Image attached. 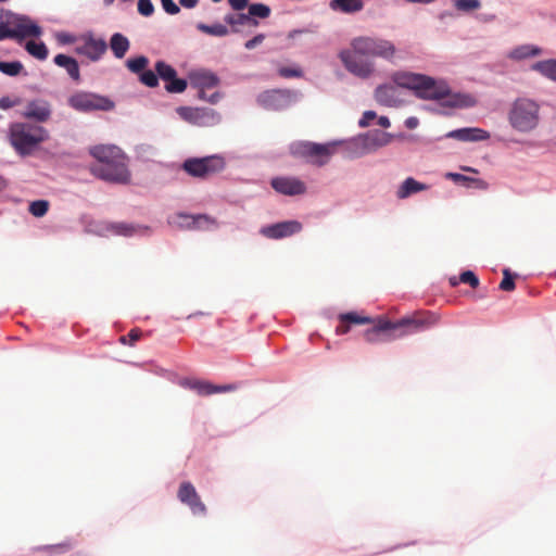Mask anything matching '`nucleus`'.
Returning <instances> with one entry per match:
<instances>
[{
	"label": "nucleus",
	"instance_id": "1",
	"mask_svg": "<svg viewBox=\"0 0 556 556\" xmlns=\"http://www.w3.org/2000/svg\"><path fill=\"white\" fill-rule=\"evenodd\" d=\"M393 83L381 85L375 90L376 101L384 106H399L402 103L399 88L414 90L415 94L425 100H442L443 105L463 108L470 105V98L462 94H451L444 83L433 78L408 72H399L393 75Z\"/></svg>",
	"mask_w": 556,
	"mask_h": 556
},
{
	"label": "nucleus",
	"instance_id": "2",
	"mask_svg": "<svg viewBox=\"0 0 556 556\" xmlns=\"http://www.w3.org/2000/svg\"><path fill=\"white\" fill-rule=\"evenodd\" d=\"M396 52L395 46L387 39L378 37H357L351 41L350 49L339 54L344 67L353 75L368 78L375 70L369 56L390 60Z\"/></svg>",
	"mask_w": 556,
	"mask_h": 556
},
{
	"label": "nucleus",
	"instance_id": "3",
	"mask_svg": "<svg viewBox=\"0 0 556 556\" xmlns=\"http://www.w3.org/2000/svg\"><path fill=\"white\" fill-rule=\"evenodd\" d=\"M437 323L434 315L430 313H415L412 316L391 321L386 317L374 319L372 328L364 332V338L369 343L399 339L412 333L420 332Z\"/></svg>",
	"mask_w": 556,
	"mask_h": 556
},
{
	"label": "nucleus",
	"instance_id": "4",
	"mask_svg": "<svg viewBox=\"0 0 556 556\" xmlns=\"http://www.w3.org/2000/svg\"><path fill=\"white\" fill-rule=\"evenodd\" d=\"M89 153L96 159L90 166L93 176L113 184H128L130 173L127 166V156L114 144H98L90 148Z\"/></svg>",
	"mask_w": 556,
	"mask_h": 556
},
{
	"label": "nucleus",
	"instance_id": "5",
	"mask_svg": "<svg viewBox=\"0 0 556 556\" xmlns=\"http://www.w3.org/2000/svg\"><path fill=\"white\" fill-rule=\"evenodd\" d=\"M10 143L22 156L30 155L42 142L49 139V132L42 126L30 123H14L10 126Z\"/></svg>",
	"mask_w": 556,
	"mask_h": 556
},
{
	"label": "nucleus",
	"instance_id": "6",
	"mask_svg": "<svg viewBox=\"0 0 556 556\" xmlns=\"http://www.w3.org/2000/svg\"><path fill=\"white\" fill-rule=\"evenodd\" d=\"M42 30L30 17L0 9V41L14 39L18 42L28 37H39Z\"/></svg>",
	"mask_w": 556,
	"mask_h": 556
},
{
	"label": "nucleus",
	"instance_id": "7",
	"mask_svg": "<svg viewBox=\"0 0 556 556\" xmlns=\"http://www.w3.org/2000/svg\"><path fill=\"white\" fill-rule=\"evenodd\" d=\"M508 122L518 132L533 131L540 124V105L528 98L516 99L509 109Z\"/></svg>",
	"mask_w": 556,
	"mask_h": 556
},
{
	"label": "nucleus",
	"instance_id": "8",
	"mask_svg": "<svg viewBox=\"0 0 556 556\" xmlns=\"http://www.w3.org/2000/svg\"><path fill=\"white\" fill-rule=\"evenodd\" d=\"M336 143H315L309 141H300L291 146V153L296 157H302L306 162L324 166L327 164L334 152Z\"/></svg>",
	"mask_w": 556,
	"mask_h": 556
},
{
	"label": "nucleus",
	"instance_id": "9",
	"mask_svg": "<svg viewBox=\"0 0 556 556\" xmlns=\"http://www.w3.org/2000/svg\"><path fill=\"white\" fill-rule=\"evenodd\" d=\"M393 139L389 132L374 130L351 140L348 149L352 157H358L388 146Z\"/></svg>",
	"mask_w": 556,
	"mask_h": 556
},
{
	"label": "nucleus",
	"instance_id": "10",
	"mask_svg": "<svg viewBox=\"0 0 556 556\" xmlns=\"http://www.w3.org/2000/svg\"><path fill=\"white\" fill-rule=\"evenodd\" d=\"M67 103L72 109L84 113L111 111L114 108V102L109 98L85 91L73 93L68 98Z\"/></svg>",
	"mask_w": 556,
	"mask_h": 556
},
{
	"label": "nucleus",
	"instance_id": "11",
	"mask_svg": "<svg viewBox=\"0 0 556 556\" xmlns=\"http://www.w3.org/2000/svg\"><path fill=\"white\" fill-rule=\"evenodd\" d=\"M224 159L217 155H211L202 159H188L184 162V170L197 178H206L210 175L219 173L224 169Z\"/></svg>",
	"mask_w": 556,
	"mask_h": 556
},
{
	"label": "nucleus",
	"instance_id": "12",
	"mask_svg": "<svg viewBox=\"0 0 556 556\" xmlns=\"http://www.w3.org/2000/svg\"><path fill=\"white\" fill-rule=\"evenodd\" d=\"M76 53L87 56L91 61H98L108 50L104 39L96 38L92 34H85L78 39Z\"/></svg>",
	"mask_w": 556,
	"mask_h": 556
},
{
	"label": "nucleus",
	"instance_id": "13",
	"mask_svg": "<svg viewBox=\"0 0 556 556\" xmlns=\"http://www.w3.org/2000/svg\"><path fill=\"white\" fill-rule=\"evenodd\" d=\"M177 497L190 508L193 515L204 516L206 514V506L191 482L185 481L180 483Z\"/></svg>",
	"mask_w": 556,
	"mask_h": 556
},
{
	"label": "nucleus",
	"instance_id": "14",
	"mask_svg": "<svg viewBox=\"0 0 556 556\" xmlns=\"http://www.w3.org/2000/svg\"><path fill=\"white\" fill-rule=\"evenodd\" d=\"M180 386L195 391L199 395L207 396L219 392H229L236 390L233 384L215 386L211 382L198 379H184Z\"/></svg>",
	"mask_w": 556,
	"mask_h": 556
},
{
	"label": "nucleus",
	"instance_id": "15",
	"mask_svg": "<svg viewBox=\"0 0 556 556\" xmlns=\"http://www.w3.org/2000/svg\"><path fill=\"white\" fill-rule=\"evenodd\" d=\"M301 223L296 220H287L263 227L261 233L269 239H281L300 232Z\"/></svg>",
	"mask_w": 556,
	"mask_h": 556
},
{
	"label": "nucleus",
	"instance_id": "16",
	"mask_svg": "<svg viewBox=\"0 0 556 556\" xmlns=\"http://www.w3.org/2000/svg\"><path fill=\"white\" fill-rule=\"evenodd\" d=\"M270 186L277 192L285 195L303 194L306 190L305 185L298 178L292 177H276L270 181Z\"/></svg>",
	"mask_w": 556,
	"mask_h": 556
},
{
	"label": "nucleus",
	"instance_id": "17",
	"mask_svg": "<svg viewBox=\"0 0 556 556\" xmlns=\"http://www.w3.org/2000/svg\"><path fill=\"white\" fill-rule=\"evenodd\" d=\"M51 105L46 100H34L27 103L23 113L24 117L34 119L39 123L47 122L51 116Z\"/></svg>",
	"mask_w": 556,
	"mask_h": 556
},
{
	"label": "nucleus",
	"instance_id": "18",
	"mask_svg": "<svg viewBox=\"0 0 556 556\" xmlns=\"http://www.w3.org/2000/svg\"><path fill=\"white\" fill-rule=\"evenodd\" d=\"M446 138H452L459 141H484L490 138V134L481 128L467 127L447 132Z\"/></svg>",
	"mask_w": 556,
	"mask_h": 556
},
{
	"label": "nucleus",
	"instance_id": "19",
	"mask_svg": "<svg viewBox=\"0 0 556 556\" xmlns=\"http://www.w3.org/2000/svg\"><path fill=\"white\" fill-rule=\"evenodd\" d=\"M191 84L199 89H210L219 83L218 77L210 71H197L189 75Z\"/></svg>",
	"mask_w": 556,
	"mask_h": 556
},
{
	"label": "nucleus",
	"instance_id": "20",
	"mask_svg": "<svg viewBox=\"0 0 556 556\" xmlns=\"http://www.w3.org/2000/svg\"><path fill=\"white\" fill-rule=\"evenodd\" d=\"M428 189L426 184L419 182L413 177L406 178L396 190V198L404 200L412 194L425 191Z\"/></svg>",
	"mask_w": 556,
	"mask_h": 556
},
{
	"label": "nucleus",
	"instance_id": "21",
	"mask_svg": "<svg viewBox=\"0 0 556 556\" xmlns=\"http://www.w3.org/2000/svg\"><path fill=\"white\" fill-rule=\"evenodd\" d=\"M54 63L58 66L63 67L73 80H80L79 65L74 58L65 54H58L54 56Z\"/></svg>",
	"mask_w": 556,
	"mask_h": 556
},
{
	"label": "nucleus",
	"instance_id": "22",
	"mask_svg": "<svg viewBox=\"0 0 556 556\" xmlns=\"http://www.w3.org/2000/svg\"><path fill=\"white\" fill-rule=\"evenodd\" d=\"M257 101L265 109L279 110L282 108L285 96L280 91L270 90L261 93Z\"/></svg>",
	"mask_w": 556,
	"mask_h": 556
},
{
	"label": "nucleus",
	"instance_id": "23",
	"mask_svg": "<svg viewBox=\"0 0 556 556\" xmlns=\"http://www.w3.org/2000/svg\"><path fill=\"white\" fill-rule=\"evenodd\" d=\"M179 216L187 220V226L190 228L207 230L217 227L216 220L207 215L180 214Z\"/></svg>",
	"mask_w": 556,
	"mask_h": 556
},
{
	"label": "nucleus",
	"instance_id": "24",
	"mask_svg": "<svg viewBox=\"0 0 556 556\" xmlns=\"http://www.w3.org/2000/svg\"><path fill=\"white\" fill-rule=\"evenodd\" d=\"M130 47L129 40L121 33H115L110 39V48L115 58L122 59Z\"/></svg>",
	"mask_w": 556,
	"mask_h": 556
},
{
	"label": "nucleus",
	"instance_id": "25",
	"mask_svg": "<svg viewBox=\"0 0 556 556\" xmlns=\"http://www.w3.org/2000/svg\"><path fill=\"white\" fill-rule=\"evenodd\" d=\"M364 3L362 0H331L330 8L334 11L343 13H354L363 9Z\"/></svg>",
	"mask_w": 556,
	"mask_h": 556
},
{
	"label": "nucleus",
	"instance_id": "26",
	"mask_svg": "<svg viewBox=\"0 0 556 556\" xmlns=\"http://www.w3.org/2000/svg\"><path fill=\"white\" fill-rule=\"evenodd\" d=\"M225 22L232 26V31H238L236 27L239 25H248L251 27H256L258 25V22L255 18L244 13L228 14L225 16Z\"/></svg>",
	"mask_w": 556,
	"mask_h": 556
},
{
	"label": "nucleus",
	"instance_id": "27",
	"mask_svg": "<svg viewBox=\"0 0 556 556\" xmlns=\"http://www.w3.org/2000/svg\"><path fill=\"white\" fill-rule=\"evenodd\" d=\"M532 68L543 76L556 81V60H544L536 62Z\"/></svg>",
	"mask_w": 556,
	"mask_h": 556
},
{
	"label": "nucleus",
	"instance_id": "28",
	"mask_svg": "<svg viewBox=\"0 0 556 556\" xmlns=\"http://www.w3.org/2000/svg\"><path fill=\"white\" fill-rule=\"evenodd\" d=\"M541 53V50L538 47L525 45L517 47L509 53V58L513 60H523L527 58L535 56Z\"/></svg>",
	"mask_w": 556,
	"mask_h": 556
},
{
	"label": "nucleus",
	"instance_id": "29",
	"mask_svg": "<svg viewBox=\"0 0 556 556\" xmlns=\"http://www.w3.org/2000/svg\"><path fill=\"white\" fill-rule=\"evenodd\" d=\"M26 51L38 60H46L48 56V49L43 42H36L29 40L25 45Z\"/></svg>",
	"mask_w": 556,
	"mask_h": 556
},
{
	"label": "nucleus",
	"instance_id": "30",
	"mask_svg": "<svg viewBox=\"0 0 556 556\" xmlns=\"http://www.w3.org/2000/svg\"><path fill=\"white\" fill-rule=\"evenodd\" d=\"M339 321H346L349 325H367L374 323V318L361 316L356 312L343 313L338 316Z\"/></svg>",
	"mask_w": 556,
	"mask_h": 556
},
{
	"label": "nucleus",
	"instance_id": "31",
	"mask_svg": "<svg viewBox=\"0 0 556 556\" xmlns=\"http://www.w3.org/2000/svg\"><path fill=\"white\" fill-rule=\"evenodd\" d=\"M446 177L452 179L454 182H460V184H465V185H471L472 184L477 188H480V189H486L488 188V184L484 180L477 179V178H471V177H468V176H465V175H462V174H458V173H448L446 175Z\"/></svg>",
	"mask_w": 556,
	"mask_h": 556
},
{
	"label": "nucleus",
	"instance_id": "32",
	"mask_svg": "<svg viewBox=\"0 0 556 556\" xmlns=\"http://www.w3.org/2000/svg\"><path fill=\"white\" fill-rule=\"evenodd\" d=\"M155 71L157 73V77L162 78L166 83L169 79L175 78L177 75L176 70L164 61H157L155 63Z\"/></svg>",
	"mask_w": 556,
	"mask_h": 556
},
{
	"label": "nucleus",
	"instance_id": "33",
	"mask_svg": "<svg viewBox=\"0 0 556 556\" xmlns=\"http://www.w3.org/2000/svg\"><path fill=\"white\" fill-rule=\"evenodd\" d=\"M198 29L201 30L204 34L212 35V36H226L228 34V28L223 24H214V25H206V24H198Z\"/></svg>",
	"mask_w": 556,
	"mask_h": 556
},
{
	"label": "nucleus",
	"instance_id": "34",
	"mask_svg": "<svg viewBox=\"0 0 556 556\" xmlns=\"http://www.w3.org/2000/svg\"><path fill=\"white\" fill-rule=\"evenodd\" d=\"M148 63H149L148 58L144 55H140V56L127 60L126 66L130 72H132L135 74H140L144 71Z\"/></svg>",
	"mask_w": 556,
	"mask_h": 556
},
{
	"label": "nucleus",
	"instance_id": "35",
	"mask_svg": "<svg viewBox=\"0 0 556 556\" xmlns=\"http://www.w3.org/2000/svg\"><path fill=\"white\" fill-rule=\"evenodd\" d=\"M180 113L182 114L184 117L191 119V121H197L198 118L208 116V115H212V116L215 115V112L213 110L207 111L205 109H185V108H182V109H180Z\"/></svg>",
	"mask_w": 556,
	"mask_h": 556
},
{
	"label": "nucleus",
	"instance_id": "36",
	"mask_svg": "<svg viewBox=\"0 0 556 556\" xmlns=\"http://www.w3.org/2000/svg\"><path fill=\"white\" fill-rule=\"evenodd\" d=\"M23 70V64L20 61L4 62L0 61V72L8 76H17Z\"/></svg>",
	"mask_w": 556,
	"mask_h": 556
},
{
	"label": "nucleus",
	"instance_id": "37",
	"mask_svg": "<svg viewBox=\"0 0 556 556\" xmlns=\"http://www.w3.org/2000/svg\"><path fill=\"white\" fill-rule=\"evenodd\" d=\"M270 8L263 3H253L249 7V13L251 17L267 18L270 15Z\"/></svg>",
	"mask_w": 556,
	"mask_h": 556
},
{
	"label": "nucleus",
	"instance_id": "38",
	"mask_svg": "<svg viewBox=\"0 0 556 556\" xmlns=\"http://www.w3.org/2000/svg\"><path fill=\"white\" fill-rule=\"evenodd\" d=\"M49 210V202L47 200H36L29 204V213L35 217H42Z\"/></svg>",
	"mask_w": 556,
	"mask_h": 556
},
{
	"label": "nucleus",
	"instance_id": "39",
	"mask_svg": "<svg viewBox=\"0 0 556 556\" xmlns=\"http://www.w3.org/2000/svg\"><path fill=\"white\" fill-rule=\"evenodd\" d=\"M186 88H187V80H185L182 78H177V75L175 76V78L169 79L165 85L166 91L170 92V93L184 92L186 90Z\"/></svg>",
	"mask_w": 556,
	"mask_h": 556
},
{
	"label": "nucleus",
	"instance_id": "40",
	"mask_svg": "<svg viewBox=\"0 0 556 556\" xmlns=\"http://www.w3.org/2000/svg\"><path fill=\"white\" fill-rule=\"evenodd\" d=\"M455 8L462 12H470L480 9V0H455Z\"/></svg>",
	"mask_w": 556,
	"mask_h": 556
},
{
	"label": "nucleus",
	"instance_id": "41",
	"mask_svg": "<svg viewBox=\"0 0 556 556\" xmlns=\"http://www.w3.org/2000/svg\"><path fill=\"white\" fill-rule=\"evenodd\" d=\"M140 81L148 86V87H156L159 85V77H157V74H155L154 72L152 71H143L142 73H140V77H139Z\"/></svg>",
	"mask_w": 556,
	"mask_h": 556
},
{
	"label": "nucleus",
	"instance_id": "42",
	"mask_svg": "<svg viewBox=\"0 0 556 556\" xmlns=\"http://www.w3.org/2000/svg\"><path fill=\"white\" fill-rule=\"evenodd\" d=\"M503 279L500 283V289L503 290V291H513L515 290V281H514V277L511 276L509 269H504L503 270Z\"/></svg>",
	"mask_w": 556,
	"mask_h": 556
},
{
	"label": "nucleus",
	"instance_id": "43",
	"mask_svg": "<svg viewBox=\"0 0 556 556\" xmlns=\"http://www.w3.org/2000/svg\"><path fill=\"white\" fill-rule=\"evenodd\" d=\"M278 73L283 78H299L303 76V71L295 66V67H286L282 66L278 70Z\"/></svg>",
	"mask_w": 556,
	"mask_h": 556
},
{
	"label": "nucleus",
	"instance_id": "44",
	"mask_svg": "<svg viewBox=\"0 0 556 556\" xmlns=\"http://www.w3.org/2000/svg\"><path fill=\"white\" fill-rule=\"evenodd\" d=\"M459 281L469 285L471 288L479 286V279L471 270L463 271L459 276Z\"/></svg>",
	"mask_w": 556,
	"mask_h": 556
},
{
	"label": "nucleus",
	"instance_id": "45",
	"mask_svg": "<svg viewBox=\"0 0 556 556\" xmlns=\"http://www.w3.org/2000/svg\"><path fill=\"white\" fill-rule=\"evenodd\" d=\"M138 12L143 16H150L154 12V5L151 0H138Z\"/></svg>",
	"mask_w": 556,
	"mask_h": 556
},
{
	"label": "nucleus",
	"instance_id": "46",
	"mask_svg": "<svg viewBox=\"0 0 556 556\" xmlns=\"http://www.w3.org/2000/svg\"><path fill=\"white\" fill-rule=\"evenodd\" d=\"M112 228L115 230L116 233L123 236H130L134 232V228L131 226L123 223L115 224Z\"/></svg>",
	"mask_w": 556,
	"mask_h": 556
},
{
	"label": "nucleus",
	"instance_id": "47",
	"mask_svg": "<svg viewBox=\"0 0 556 556\" xmlns=\"http://www.w3.org/2000/svg\"><path fill=\"white\" fill-rule=\"evenodd\" d=\"M162 7L168 14H177L179 13V7L174 2V0H162Z\"/></svg>",
	"mask_w": 556,
	"mask_h": 556
},
{
	"label": "nucleus",
	"instance_id": "48",
	"mask_svg": "<svg viewBox=\"0 0 556 556\" xmlns=\"http://www.w3.org/2000/svg\"><path fill=\"white\" fill-rule=\"evenodd\" d=\"M377 117L376 112L374 111H366L364 112L362 118L358 122L359 127H367L369 126L370 122Z\"/></svg>",
	"mask_w": 556,
	"mask_h": 556
},
{
	"label": "nucleus",
	"instance_id": "49",
	"mask_svg": "<svg viewBox=\"0 0 556 556\" xmlns=\"http://www.w3.org/2000/svg\"><path fill=\"white\" fill-rule=\"evenodd\" d=\"M20 103L18 99H11L10 97H2L0 99V109L8 110Z\"/></svg>",
	"mask_w": 556,
	"mask_h": 556
},
{
	"label": "nucleus",
	"instance_id": "50",
	"mask_svg": "<svg viewBox=\"0 0 556 556\" xmlns=\"http://www.w3.org/2000/svg\"><path fill=\"white\" fill-rule=\"evenodd\" d=\"M141 336L142 331L139 328L131 329L127 334L129 341L128 344L134 346L136 342L141 338Z\"/></svg>",
	"mask_w": 556,
	"mask_h": 556
},
{
	"label": "nucleus",
	"instance_id": "51",
	"mask_svg": "<svg viewBox=\"0 0 556 556\" xmlns=\"http://www.w3.org/2000/svg\"><path fill=\"white\" fill-rule=\"evenodd\" d=\"M264 39H265V36L263 34H258L255 37H253L252 39L248 40L245 42L244 47L248 50L254 49L257 45L262 43Z\"/></svg>",
	"mask_w": 556,
	"mask_h": 556
},
{
	"label": "nucleus",
	"instance_id": "52",
	"mask_svg": "<svg viewBox=\"0 0 556 556\" xmlns=\"http://www.w3.org/2000/svg\"><path fill=\"white\" fill-rule=\"evenodd\" d=\"M228 2L233 10L240 11L248 5L249 0H228Z\"/></svg>",
	"mask_w": 556,
	"mask_h": 556
},
{
	"label": "nucleus",
	"instance_id": "53",
	"mask_svg": "<svg viewBox=\"0 0 556 556\" xmlns=\"http://www.w3.org/2000/svg\"><path fill=\"white\" fill-rule=\"evenodd\" d=\"M59 42L66 45V43H73L76 41L75 37L67 34V33H61L58 35Z\"/></svg>",
	"mask_w": 556,
	"mask_h": 556
},
{
	"label": "nucleus",
	"instance_id": "54",
	"mask_svg": "<svg viewBox=\"0 0 556 556\" xmlns=\"http://www.w3.org/2000/svg\"><path fill=\"white\" fill-rule=\"evenodd\" d=\"M350 326L346 321H339V325L336 328V333L341 336L345 334L350 331Z\"/></svg>",
	"mask_w": 556,
	"mask_h": 556
},
{
	"label": "nucleus",
	"instance_id": "55",
	"mask_svg": "<svg viewBox=\"0 0 556 556\" xmlns=\"http://www.w3.org/2000/svg\"><path fill=\"white\" fill-rule=\"evenodd\" d=\"M419 124V121L417 117H408L406 121H405V126L408 128V129H414L418 126Z\"/></svg>",
	"mask_w": 556,
	"mask_h": 556
},
{
	"label": "nucleus",
	"instance_id": "56",
	"mask_svg": "<svg viewBox=\"0 0 556 556\" xmlns=\"http://www.w3.org/2000/svg\"><path fill=\"white\" fill-rule=\"evenodd\" d=\"M198 2L199 0H179V3L187 9L194 8L198 4Z\"/></svg>",
	"mask_w": 556,
	"mask_h": 556
},
{
	"label": "nucleus",
	"instance_id": "57",
	"mask_svg": "<svg viewBox=\"0 0 556 556\" xmlns=\"http://www.w3.org/2000/svg\"><path fill=\"white\" fill-rule=\"evenodd\" d=\"M378 124L383 128H388L391 125L390 119L387 116H380L378 118Z\"/></svg>",
	"mask_w": 556,
	"mask_h": 556
},
{
	"label": "nucleus",
	"instance_id": "58",
	"mask_svg": "<svg viewBox=\"0 0 556 556\" xmlns=\"http://www.w3.org/2000/svg\"><path fill=\"white\" fill-rule=\"evenodd\" d=\"M219 99H220V93H219V92H214L213 94H211V96L207 98V101H208L210 103L215 104V103H217V102H218V100H219Z\"/></svg>",
	"mask_w": 556,
	"mask_h": 556
},
{
	"label": "nucleus",
	"instance_id": "59",
	"mask_svg": "<svg viewBox=\"0 0 556 556\" xmlns=\"http://www.w3.org/2000/svg\"><path fill=\"white\" fill-rule=\"evenodd\" d=\"M406 1L412 2V3H431L434 0H406Z\"/></svg>",
	"mask_w": 556,
	"mask_h": 556
},
{
	"label": "nucleus",
	"instance_id": "60",
	"mask_svg": "<svg viewBox=\"0 0 556 556\" xmlns=\"http://www.w3.org/2000/svg\"><path fill=\"white\" fill-rule=\"evenodd\" d=\"M199 98L207 101L208 97H206L205 89H199Z\"/></svg>",
	"mask_w": 556,
	"mask_h": 556
},
{
	"label": "nucleus",
	"instance_id": "61",
	"mask_svg": "<svg viewBox=\"0 0 556 556\" xmlns=\"http://www.w3.org/2000/svg\"><path fill=\"white\" fill-rule=\"evenodd\" d=\"M119 342H121L122 344H128V342H129V341H128V337H127V336H122V337L119 338Z\"/></svg>",
	"mask_w": 556,
	"mask_h": 556
},
{
	"label": "nucleus",
	"instance_id": "62",
	"mask_svg": "<svg viewBox=\"0 0 556 556\" xmlns=\"http://www.w3.org/2000/svg\"><path fill=\"white\" fill-rule=\"evenodd\" d=\"M5 188V181L4 179L0 176V191L3 190Z\"/></svg>",
	"mask_w": 556,
	"mask_h": 556
},
{
	"label": "nucleus",
	"instance_id": "63",
	"mask_svg": "<svg viewBox=\"0 0 556 556\" xmlns=\"http://www.w3.org/2000/svg\"><path fill=\"white\" fill-rule=\"evenodd\" d=\"M463 169L466 172L478 173L477 169H475L472 167H463Z\"/></svg>",
	"mask_w": 556,
	"mask_h": 556
},
{
	"label": "nucleus",
	"instance_id": "64",
	"mask_svg": "<svg viewBox=\"0 0 556 556\" xmlns=\"http://www.w3.org/2000/svg\"><path fill=\"white\" fill-rule=\"evenodd\" d=\"M450 283L454 287L457 285V280L455 278H451Z\"/></svg>",
	"mask_w": 556,
	"mask_h": 556
}]
</instances>
